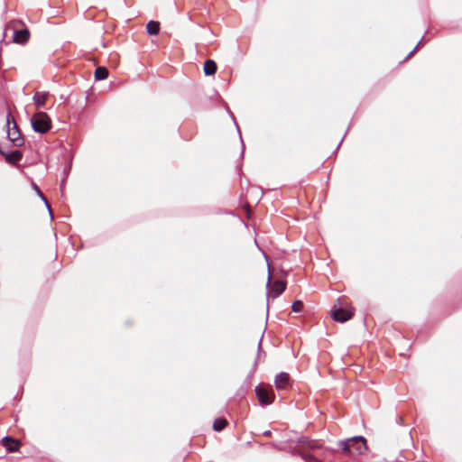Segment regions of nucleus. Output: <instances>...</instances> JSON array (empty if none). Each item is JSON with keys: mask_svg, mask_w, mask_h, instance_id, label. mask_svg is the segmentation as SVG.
I'll return each mask as SVG.
<instances>
[{"mask_svg": "<svg viewBox=\"0 0 462 462\" xmlns=\"http://www.w3.org/2000/svg\"><path fill=\"white\" fill-rule=\"evenodd\" d=\"M30 32L28 29L15 30L14 32V42L19 44H24L29 41Z\"/></svg>", "mask_w": 462, "mask_h": 462, "instance_id": "9d476101", "label": "nucleus"}, {"mask_svg": "<svg viewBox=\"0 0 462 462\" xmlns=\"http://www.w3.org/2000/svg\"><path fill=\"white\" fill-rule=\"evenodd\" d=\"M227 425V420L224 418H218L216 419L213 422V430L215 431H221L223 430Z\"/></svg>", "mask_w": 462, "mask_h": 462, "instance_id": "dca6fc26", "label": "nucleus"}, {"mask_svg": "<svg viewBox=\"0 0 462 462\" xmlns=\"http://www.w3.org/2000/svg\"><path fill=\"white\" fill-rule=\"evenodd\" d=\"M256 397L259 401V403L262 406L270 405L274 401V393L273 390H271V393L263 387L262 385H257L254 389Z\"/></svg>", "mask_w": 462, "mask_h": 462, "instance_id": "423d86ee", "label": "nucleus"}, {"mask_svg": "<svg viewBox=\"0 0 462 462\" xmlns=\"http://www.w3.org/2000/svg\"><path fill=\"white\" fill-rule=\"evenodd\" d=\"M297 453H299V457H300L302 460L305 462H320L319 459H318L310 453H307L304 451H297Z\"/></svg>", "mask_w": 462, "mask_h": 462, "instance_id": "f3484780", "label": "nucleus"}, {"mask_svg": "<svg viewBox=\"0 0 462 462\" xmlns=\"http://www.w3.org/2000/svg\"><path fill=\"white\" fill-rule=\"evenodd\" d=\"M297 451H300V449H298L297 448H293L291 449V454H292L293 456H299V453H297Z\"/></svg>", "mask_w": 462, "mask_h": 462, "instance_id": "b1692460", "label": "nucleus"}, {"mask_svg": "<svg viewBox=\"0 0 462 462\" xmlns=\"http://www.w3.org/2000/svg\"><path fill=\"white\" fill-rule=\"evenodd\" d=\"M5 157V160L7 163L15 165L23 159V152L19 150H14L11 152H4L2 155Z\"/></svg>", "mask_w": 462, "mask_h": 462, "instance_id": "1a4fd4ad", "label": "nucleus"}, {"mask_svg": "<svg viewBox=\"0 0 462 462\" xmlns=\"http://www.w3.org/2000/svg\"><path fill=\"white\" fill-rule=\"evenodd\" d=\"M1 443L9 452H15L21 447V443L19 440L9 436L4 437L1 439Z\"/></svg>", "mask_w": 462, "mask_h": 462, "instance_id": "6e6552de", "label": "nucleus"}, {"mask_svg": "<svg viewBox=\"0 0 462 462\" xmlns=\"http://www.w3.org/2000/svg\"><path fill=\"white\" fill-rule=\"evenodd\" d=\"M146 31L149 35H157L160 32V23L151 20L146 24Z\"/></svg>", "mask_w": 462, "mask_h": 462, "instance_id": "4468645a", "label": "nucleus"}, {"mask_svg": "<svg viewBox=\"0 0 462 462\" xmlns=\"http://www.w3.org/2000/svg\"><path fill=\"white\" fill-rule=\"evenodd\" d=\"M344 453H352L355 450L357 454H362L367 448L366 439L363 436H355L338 443Z\"/></svg>", "mask_w": 462, "mask_h": 462, "instance_id": "7ed1b4c3", "label": "nucleus"}, {"mask_svg": "<svg viewBox=\"0 0 462 462\" xmlns=\"http://www.w3.org/2000/svg\"><path fill=\"white\" fill-rule=\"evenodd\" d=\"M297 443L304 446L310 449L319 448L320 445L318 444L315 440L310 439L309 437L301 436L297 439Z\"/></svg>", "mask_w": 462, "mask_h": 462, "instance_id": "f8f14e48", "label": "nucleus"}, {"mask_svg": "<svg viewBox=\"0 0 462 462\" xmlns=\"http://www.w3.org/2000/svg\"><path fill=\"white\" fill-rule=\"evenodd\" d=\"M266 288L267 298L272 297L273 299L279 297L286 290V282L284 281L277 280L272 283V268L270 264H268V279Z\"/></svg>", "mask_w": 462, "mask_h": 462, "instance_id": "39448f33", "label": "nucleus"}, {"mask_svg": "<svg viewBox=\"0 0 462 462\" xmlns=\"http://www.w3.org/2000/svg\"><path fill=\"white\" fill-rule=\"evenodd\" d=\"M49 97V92H35L32 99L37 108L43 107Z\"/></svg>", "mask_w": 462, "mask_h": 462, "instance_id": "9b49d317", "label": "nucleus"}, {"mask_svg": "<svg viewBox=\"0 0 462 462\" xmlns=\"http://www.w3.org/2000/svg\"><path fill=\"white\" fill-rule=\"evenodd\" d=\"M274 384L277 390H285L291 387V376L286 372L279 373L274 378Z\"/></svg>", "mask_w": 462, "mask_h": 462, "instance_id": "0eeeda50", "label": "nucleus"}, {"mask_svg": "<svg viewBox=\"0 0 462 462\" xmlns=\"http://www.w3.org/2000/svg\"><path fill=\"white\" fill-rule=\"evenodd\" d=\"M108 69L106 67H97L95 69L94 77L96 80H104L108 77Z\"/></svg>", "mask_w": 462, "mask_h": 462, "instance_id": "2eb2a0df", "label": "nucleus"}, {"mask_svg": "<svg viewBox=\"0 0 462 462\" xmlns=\"http://www.w3.org/2000/svg\"><path fill=\"white\" fill-rule=\"evenodd\" d=\"M217 69V63L213 60H207L204 62L203 71L206 76H213Z\"/></svg>", "mask_w": 462, "mask_h": 462, "instance_id": "ddd939ff", "label": "nucleus"}, {"mask_svg": "<svg viewBox=\"0 0 462 462\" xmlns=\"http://www.w3.org/2000/svg\"><path fill=\"white\" fill-rule=\"evenodd\" d=\"M263 435L264 437L269 438V437H271V436H272V431H271V430H265V431H263Z\"/></svg>", "mask_w": 462, "mask_h": 462, "instance_id": "5701e85b", "label": "nucleus"}, {"mask_svg": "<svg viewBox=\"0 0 462 462\" xmlns=\"http://www.w3.org/2000/svg\"><path fill=\"white\" fill-rule=\"evenodd\" d=\"M6 127H7V138L13 143L14 146L22 147L24 145V138L22 135L21 130L19 129L14 118L11 113H7L6 116Z\"/></svg>", "mask_w": 462, "mask_h": 462, "instance_id": "f03ea898", "label": "nucleus"}, {"mask_svg": "<svg viewBox=\"0 0 462 462\" xmlns=\"http://www.w3.org/2000/svg\"><path fill=\"white\" fill-rule=\"evenodd\" d=\"M47 208V209L49 210L51 216H52V210H51V204L49 203L47 198H45V200H42Z\"/></svg>", "mask_w": 462, "mask_h": 462, "instance_id": "4be33fe9", "label": "nucleus"}, {"mask_svg": "<svg viewBox=\"0 0 462 462\" xmlns=\"http://www.w3.org/2000/svg\"><path fill=\"white\" fill-rule=\"evenodd\" d=\"M421 40L419 42V43L414 47V49L409 52V54L404 58L403 61H406L407 60H409L414 53L415 51H417V49L419 48V45L420 43Z\"/></svg>", "mask_w": 462, "mask_h": 462, "instance_id": "412c9836", "label": "nucleus"}, {"mask_svg": "<svg viewBox=\"0 0 462 462\" xmlns=\"http://www.w3.org/2000/svg\"><path fill=\"white\" fill-rule=\"evenodd\" d=\"M260 348H261V341L258 344V349H260Z\"/></svg>", "mask_w": 462, "mask_h": 462, "instance_id": "a878e982", "label": "nucleus"}, {"mask_svg": "<svg viewBox=\"0 0 462 462\" xmlns=\"http://www.w3.org/2000/svg\"><path fill=\"white\" fill-rule=\"evenodd\" d=\"M354 315L355 308L351 306L345 298H338L330 310L332 319L340 323L351 319Z\"/></svg>", "mask_w": 462, "mask_h": 462, "instance_id": "f257e3e1", "label": "nucleus"}, {"mask_svg": "<svg viewBox=\"0 0 462 462\" xmlns=\"http://www.w3.org/2000/svg\"><path fill=\"white\" fill-rule=\"evenodd\" d=\"M32 186L33 188V189L35 190L37 196L42 199V200H45V196L44 194L42 192V190L40 189V188L38 187V185L35 183V182H32Z\"/></svg>", "mask_w": 462, "mask_h": 462, "instance_id": "6ab92c4d", "label": "nucleus"}, {"mask_svg": "<svg viewBox=\"0 0 462 462\" xmlns=\"http://www.w3.org/2000/svg\"><path fill=\"white\" fill-rule=\"evenodd\" d=\"M303 306L304 305H303V302L301 300H294L292 302V305H291L292 311L296 312V313H299V312H300L302 310Z\"/></svg>", "mask_w": 462, "mask_h": 462, "instance_id": "a211bd4d", "label": "nucleus"}, {"mask_svg": "<svg viewBox=\"0 0 462 462\" xmlns=\"http://www.w3.org/2000/svg\"><path fill=\"white\" fill-rule=\"evenodd\" d=\"M31 125L34 132L44 134L51 128V120L45 112H37L31 118Z\"/></svg>", "mask_w": 462, "mask_h": 462, "instance_id": "20e7f679", "label": "nucleus"}, {"mask_svg": "<svg viewBox=\"0 0 462 462\" xmlns=\"http://www.w3.org/2000/svg\"><path fill=\"white\" fill-rule=\"evenodd\" d=\"M269 445L272 447V448H274L275 449L277 450H284L286 448L285 446H282V445H280L278 443H275V442H271L269 443Z\"/></svg>", "mask_w": 462, "mask_h": 462, "instance_id": "aec40b11", "label": "nucleus"}, {"mask_svg": "<svg viewBox=\"0 0 462 462\" xmlns=\"http://www.w3.org/2000/svg\"><path fill=\"white\" fill-rule=\"evenodd\" d=\"M233 119H234V121H236V119H235V117H234V116H233ZM235 124H236V128H237V131H238V133H239V135H241V131H240V128H239V126H238L237 123H236V122H235ZM240 139H242V136H240ZM241 141L243 142V140H241Z\"/></svg>", "mask_w": 462, "mask_h": 462, "instance_id": "393cba45", "label": "nucleus"}]
</instances>
